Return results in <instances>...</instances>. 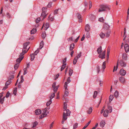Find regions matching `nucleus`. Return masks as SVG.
I'll use <instances>...</instances> for the list:
<instances>
[{
	"instance_id": "de8ad7c7",
	"label": "nucleus",
	"mask_w": 129,
	"mask_h": 129,
	"mask_svg": "<svg viewBox=\"0 0 129 129\" xmlns=\"http://www.w3.org/2000/svg\"><path fill=\"white\" fill-rule=\"evenodd\" d=\"M55 92L53 93L50 96V99L52 100V99L55 96Z\"/></svg>"
},
{
	"instance_id": "8fccbe9b",
	"label": "nucleus",
	"mask_w": 129,
	"mask_h": 129,
	"mask_svg": "<svg viewBox=\"0 0 129 129\" xmlns=\"http://www.w3.org/2000/svg\"><path fill=\"white\" fill-rule=\"evenodd\" d=\"M19 63H17L14 66V69L15 70H16L18 68V67L19 66Z\"/></svg>"
},
{
	"instance_id": "bb28decb",
	"label": "nucleus",
	"mask_w": 129,
	"mask_h": 129,
	"mask_svg": "<svg viewBox=\"0 0 129 129\" xmlns=\"http://www.w3.org/2000/svg\"><path fill=\"white\" fill-rule=\"evenodd\" d=\"M100 36L101 38H103L105 36V34L101 32L100 34Z\"/></svg>"
},
{
	"instance_id": "7c9ffc66",
	"label": "nucleus",
	"mask_w": 129,
	"mask_h": 129,
	"mask_svg": "<svg viewBox=\"0 0 129 129\" xmlns=\"http://www.w3.org/2000/svg\"><path fill=\"white\" fill-rule=\"evenodd\" d=\"M52 103L51 100L50 99L49 101H48L46 103V105L47 106H49L50 104Z\"/></svg>"
},
{
	"instance_id": "5701e85b",
	"label": "nucleus",
	"mask_w": 129,
	"mask_h": 129,
	"mask_svg": "<svg viewBox=\"0 0 129 129\" xmlns=\"http://www.w3.org/2000/svg\"><path fill=\"white\" fill-rule=\"evenodd\" d=\"M36 28H33L31 30L30 33L31 34H35L36 32Z\"/></svg>"
},
{
	"instance_id": "2eb2a0df",
	"label": "nucleus",
	"mask_w": 129,
	"mask_h": 129,
	"mask_svg": "<svg viewBox=\"0 0 129 129\" xmlns=\"http://www.w3.org/2000/svg\"><path fill=\"white\" fill-rule=\"evenodd\" d=\"M111 31L110 30H107V33H106L105 36L108 38L109 37Z\"/></svg>"
},
{
	"instance_id": "393cba45",
	"label": "nucleus",
	"mask_w": 129,
	"mask_h": 129,
	"mask_svg": "<svg viewBox=\"0 0 129 129\" xmlns=\"http://www.w3.org/2000/svg\"><path fill=\"white\" fill-rule=\"evenodd\" d=\"M127 57V54L126 53H124L122 54V58L123 59L126 60Z\"/></svg>"
},
{
	"instance_id": "4468645a",
	"label": "nucleus",
	"mask_w": 129,
	"mask_h": 129,
	"mask_svg": "<svg viewBox=\"0 0 129 129\" xmlns=\"http://www.w3.org/2000/svg\"><path fill=\"white\" fill-rule=\"evenodd\" d=\"M108 113L109 112H108V110H105L104 111V116L105 117H107Z\"/></svg>"
},
{
	"instance_id": "79ce46f5",
	"label": "nucleus",
	"mask_w": 129,
	"mask_h": 129,
	"mask_svg": "<svg viewBox=\"0 0 129 129\" xmlns=\"http://www.w3.org/2000/svg\"><path fill=\"white\" fill-rule=\"evenodd\" d=\"M17 88L15 87L13 90V93L15 95H16L17 91Z\"/></svg>"
},
{
	"instance_id": "ea45409f",
	"label": "nucleus",
	"mask_w": 129,
	"mask_h": 129,
	"mask_svg": "<svg viewBox=\"0 0 129 129\" xmlns=\"http://www.w3.org/2000/svg\"><path fill=\"white\" fill-rule=\"evenodd\" d=\"M106 61H105L103 62V63L102 68L104 70L106 68Z\"/></svg>"
},
{
	"instance_id": "a18cd8bd",
	"label": "nucleus",
	"mask_w": 129,
	"mask_h": 129,
	"mask_svg": "<svg viewBox=\"0 0 129 129\" xmlns=\"http://www.w3.org/2000/svg\"><path fill=\"white\" fill-rule=\"evenodd\" d=\"M99 21L101 22H104V19L103 17H101L99 18Z\"/></svg>"
},
{
	"instance_id": "052dcab7",
	"label": "nucleus",
	"mask_w": 129,
	"mask_h": 129,
	"mask_svg": "<svg viewBox=\"0 0 129 129\" xmlns=\"http://www.w3.org/2000/svg\"><path fill=\"white\" fill-rule=\"evenodd\" d=\"M40 20V18H37L36 20V23H38Z\"/></svg>"
},
{
	"instance_id": "ddd939ff",
	"label": "nucleus",
	"mask_w": 129,
	"mask_h": 129,
	"mask_svg": "<svg viewBox=\"0 0 129 129\" xmlns=\"http://www.w3.org/2000/svg\"><path fill=\"white\" fill-rule=\"evenodd\" d=\"M105 124V121L102 120L100 123V126L103 127H104Z\"/></svg>"
},
{
	"instance_id": "4be33fe9",
	"label": "nucleus",
	"mask_w": 129,
	"mask_h": 129,
	"mask_svg": "<svg viewBox=\"0 0 129 129\" xmlns=\"http://www.w3.org/2000/svg\"><path fill=\"white\" fill-rule=\"evenodd\" d=\"M101 46H100L98 48L97 50V51L98 54H100L102 51Z\"/></svg>"
},
{
	"instance_id": "6e6552de",
	"label": "nucleus",
	"mask_w": 129,
	"mask_h": 129,
	"mask_svg": "<svg viewBox=\"0 0 129 129\" xmlns=\"http://www.w3.org/2000/svg\"><path fill=\"white\" fill-rule=\"evenodd\" d=\"M105 51H104L103 52L102 54H100L99 55V58H101L102 59L104 58H105Z\"/></svg>"
},
{
	"instance_id": "1a4fd4ad",
	"label": "nucleus",
	"mask_w": 129,
	"mask_h": 129,
	"mask_svg": "<svg viewBox=\"0 0 129 129\" xmlns=\"http://www.w3.org/2000/svg\"><path fill=\"white\" fill-rule=\"evenodd\" d=\"M124 48L125 51L126 52H128L129 51V47L127 44H126L124 46Z\"/></svg>"
},
{
	"instance_id": "f257e3e1",
	"label": "nucleus",
	"mask_w": 129,
	"mask_h": 129,
	"mask_svg": "<svg viewBox=\"0 0 129 129\" xmlns=\"http://www.w3.org/2000/svg\"><path fill=\"white\" fill-rule=\"evenodd\" d=\"M29 44V42H27L24 44L23 48L22 50V53L20 54V55H23L26 53L29 49L30 47L27 49V46Z\"/></svg>"
},
{
	"instance_id": "58836bf2",
	"label": "nucleus",
	"mask_w": 129,
	"mask_h": 129,
	"mask_svg": "<svg viewBox=\"0 0 129 129\" xmlns=\"http://www.w3.org/2000/svg\"><path fill=\"white\" fill-rule=\"evenodd\" d=\"M74 44H72L70 47V50L71 51L74 48Z\"/></svg>"
},
{
	"instance_id": "dca6fc26",
	"label": "nucleus",
	"mask_w": 129,
	"mask_h": 129,
	"mask_svg": "<svg viewBox=\"0 0 129 129\" xmlns=\"http://www.w3.org/2000/svg\"><path fill=\"white\" fill-rule=\"evenodd\" d=\"M85 30L86 31H89L90 30V26L88 24L86 25Z\"/></svg>"
},
{
	"instance_id": "13d9d810",
	"label": "nucleus",
	"mask_w": 129,
	"mask_h": 129,
	"mask_svg": "<svg viewBox=\"0 0 129 129\" xmlns=\"http://www.w3.org/2000/svg\"><path fill=\"white\" fill-rule=\"evenodd\" d=\"M39 50L38 49L35 51V52L34 53V54L35 55H36L37 54L39 53Z\"/></svg>"
},
{
	"instance_id": "37998d69",
	"label": "nucleus",
	"mask_w": 129,
	"mask_h": 129,
	"mask_svg": "<svg viewBox=\"0 0 129 129\" xmlns=\"http://www.w3.org/2000/svg\"><path fill=\"white\" fill-rule=\"evenodd\" d=\"M38 124V122L37 121H35L33 123V127H34L36 126Z\"/></svg>"
},
{
	"instance_id": "4d7b16f0",
	"label": "nucleus",
	"mask_w": 129,
	"mask_h": 129,
	"mask_svg": "<svg viewBox=\"0 0 129 129\" xmlns=\"http://www.w3.org/2000/svg\"><path fill=\"white\" fill-rule=\"evenodd\" d=\"M52 3L50 2L47 5V7L48 8H50V7L52 6Z\"/></svg>"
},
{
	"instance_id": "b1692460",
	"label": "nucleus",
	"mask_w": 129,
	"mask_h": 129,
	"mask_svg": "<svg viewBox=\"0 0 129 129\" xmlns=\"http://www.w3.org/2000/svg\"><path fill=\"white\" fill-rule=\"evenodd\" d=\"M47 14L45 15V13H44L43 12L42 13L41 15V17H43V19H44L46 16Z\"/></svg>"
},
{
	"instance_id": "a19ab883",
	"label": "nucleus",
	"mask_w": 129,
	"mask_h": 129,
	"mask_svg": "<svg viewBox=\"0 0 129 129\" xmlns=\"http://www.w3.org/2000/svg\"><path fill=\"white\" fill-rule=\"evenodd\" d=\"M106 61H105L103 62V63L102 68L104 70L106 68Z\"/></svg>"
},
{
	"instance_id": "aec40b11",
	"label": "nucleus",
	"mask_w": 129,
	"mask_h": 129,
	"mask_svg": "<svg viewBox=\"0 0 129 129\" xmlns=\"http://www.w3.org/2000/svg\"><path fill=\"white\" fill-rule=\"evenodd\" d=\"M67 116L68 115L66 114V113L64 112L63 115V119H64L65 120H66L67 118Z\"/></svg>"
},
{
	"instance_id": "473e14b6",
	"label": "nucleus",
	"mask_w": 129,
	"mask_h": 129,
	"mask_svg": "<svg viewBox=\"0 0 129 129\" xmlns=\"http://www.w3.org/2000/svg\"><path fill=\"white\" fill-rule=\"evenodd\" d=\"M14 78V75H11L10 76L9 78V80L8 81H10L13 79Z\"/></svg>"
},
{
	"instance_id": "f8f14e48",
	"label": "nucleus",
	"mask_w": 129,
	"mask_h": 129,
	"mask_svg": "<svg viewBox=\"0 0 129 129\" xmlns=\"http://www.w3.org/2000/svg\"><path fill=\"white\" fill-rule=\"evenodd\" d=\"M23 58V57L22 56H21L20 57L17 59V62H18V63H19Z\"/></svg>"
},
{
	"instance_id": "774afa93",
	"label": "nucleus",
	"mask_w": 129,
	"mask_h": 129,
	"mask_svg": "<svg viewBox=\"0 0 129 129\" xmlns=\"http://www.w3.org/2000/svg\"><path fill=\"white\" fill-rule=\"evenodd\" d=\"M59 76V74H57L54 77V80H56L58 78Z\"/></svg>"
},
{
	"instance_id": "39448f33",
	"label": "nucleus",
	"mask_w": 129,
	"mask_h": 129,
	"mask_svg": "<svg viewBox=\"0 0 129 129\" xmlns=\"http://www.w3.org/2000/svg\"><path fill=\"white\" fill-rule=\"evenodd\" d=\"M119 64L122 67H125L126 66V63L122 60H120L119 62Z\"/></svg>"
},
{
	"instance_id": "c03bdc74",
	"label": "nucleus",
	"mask_w": 129,
	"mask_h": 129,
	"mask_svg": "<svg viewBox=\"0 0 129 129\" xmlns=\"http://www.w3.org/2000/svg\"><path fill=\"white\" fill-rule=\"evenodd\" d=\"M64 110H67V105L66 103L65 102L64 103Z\"/></svg>"
},
{
	"instance_id": "9d476101",
	"label": "nucleus",
	"mask_w": 129,
	"mask_h": 129,
	"mask_svg": "<svg viewBox=\"0 0 129 129\" xmlns=\"http://www.w3.org/2000/svg\"><path fill=\"white\" fill-rule=\"evenodd\" d=\"M41 113V110L40 109H37L35 111V113L36 115H39Z\"/></svg>"
},
{
	"instance_id": "f03ea898",
	"label": "nucleus",
	"mask_w": 129,
	"mask_h": 129,
	"mask_svg": "<svg viewBox=\"0 0 129 129\" xmlns=\"http://www.w3.org/2000/svg\"><path fill=\"white\" fill-rule=\"evenodd\" d=\"M110 9V7L107 5H102L100 6V8L99 9V12L106 11L107 10H109Z\"/></svg>"
},
{
	"instance_id": "423d86ee",
	"label": "nucleus",
	"mask_w": 129,
	"mask_h": 129,
	"mask_svg": "<svg viewBox=\"0 0 129 129\" xmlns=\"http://www.w3.org/2000/svg\"><path fill=\"white\" fill-rule=\"evenodd\" d=\"M120 74L122 76H124L126 74L125 71L123 69H121L119 71Z\"/></svg>"
},
{
	"instance_id": "412c9836",
	"label": "nucleus",
	"mask_w": 129,
	"mask_h": 129,
	"mask_svg": "<svg viewBox=\"0 0 129 129\" xmlns=\"http://www.w3.org/2000/svg\"><path fill=\"white\" fill-rule=\"evenodd\" d=\"M103 83V81H96V84H99L100 86H101L102 85Z\"/></svg>"
},
{
	"instance_id": "09e8293b",
	"label": "nucleus",
	"mask_w": 129,
	"mask_h": 129,
	"mask_svg": "<svg viewBox=\"0 0 129 129\" xmlns=\"http://www.w3.org/2000/svg\"><path fill=\"white\" fill-rule=\"evenodd\" d=\"M66 64H63L62 65L61 70V71H62V70H63L66 67Z\"/></svg>"
},
{
	"instance_id": "a878e982",
	"label": "nucleus",
	"mask_w": 129,
	"mask_h": 129,
	"mask_svg": "<svg viewBox=\"0 0 129 129\" xmlns=\"http://www.w3.org/2000/svg\"><path fill=\"white\" fill-rule=\"evenodd\" d=\"M108 112H109V113H111L112 111V108L111 106H109L108 107Z\"/></svg>"
},
{
	"instance_id": "0eeeda50",
	"label": "nucleus",
	"mask_w": 129,
	"mask_h": 129,
	"mask_svg": "<svg viewBox=\"0 0 129 129\" xmlns=\"http://www.w3.org/2000/svg\"><path fill=\"white\" fill-rule=\"evenodd\" d=\"M110 26L106 23H105L103 25V28L104 30H108Z\"/></svg>"
},
{
	"instance_id": "c756f323",
	"label": "nucleus",
	"mask_w": 129,
	"mask_h": 129,
	"mask_svg": "<svg viewBox=\"0 0 129 129\" xmlns=\"http://www.w3.org/2000/svg\"><path fill=\"white\" fill-rule=\"evenodd\" d=\"M44 45V43L43 41H42L40 43V46L39 47V49H41L43 47Z\"/></svg>"
},
{
	"instance_id": "338daca9",
	"label": "nucleus",
	"mask_w": 129,
	"mask_h": 129,
	"mask_svg": "<svg viewBox=\"0 0 129 129\" xmlns=\"http://www.w3.org/2000/svg\"><path fill=\"white\" fill-rule=\"evenodd\" d=\"M125 79L123 77H120L119 78V80L120 81H125Z\"/></svg>"
},
{
	"instance_id": "e2e57ef3",
	"label": "nucleus",
	"mask_w": 129,
	"mask_h": 129,
	"mask_svg": "<svg viewBox=\"0 0 129 129\" xmlns=\"http://www.w3.org/2000/svg\"><path fill=\"white\" fill-rule=\"evenodd\" d=\"M23 70L24 71L23 74L24 75H25L27 73V68H25Z\"/></svg>"
},
{
	"instance_id": "0e129e2a",
	"label": "nucleus",
	"mask_w": 129,
	"mask_h": 129,
	"mask_svg": "<svg viewBox=\"0 0 129 129\" xmlns=\"http://www.w3.org/2000/svg\"><path fill=\"white\" fill-rule=\"evenodd\" d=\"M10 94V93L9 92V91H8L7 92V93H6V98H8L9 97V95Z\"/></svg>"
},
{
	"instance_id": "f704fd0d",
	"label": "nucleus",
	"mask_w": 129,
	"mask_h": 129,
	"mask_svg": "<svg viewBox=\"0 0 129 129\" xmlns=\"http://www.w3.org/2000/svg\"><path fill=\"white\" fill-rule=\"evenodd\" d=\"M77 60H78V59L77 57H75V58L74 59V60L73 61V64H76V63L77 61Z\"/></svg>"
},
{
	"instance_id": "6ab92c4d",
	"label": "nucleus",
	"mask_w": 129,
	"mask_h": 129,
	"mask_svg": "<svg viewBox=\"0 0 129 129\" xmlns=\"http://www.w3.org/2000/svg\"><path fill=\"white\" fill-rule=\"evenodd\" d=\"M92 107H90L87 111V113L88 114H90L92 112Z\"/></svg>"
},
{
	"instance_id": "69168bd1",
	"label": "nucleus",
	"mask_w": 129,
	"mask_h": 129,
	"mask_svg": "<svg viewBox=\"0 0 129 129\" xmlns=\"http://www.w3.org/2000/svg\"><path fill=\"white\" fill-rule=\"evenodd\" d=\"M10 84V81H7L5 85L8 86Z\"/></svg>"
},
{
	"instance_id": "2f4dec72",
	"label": "nucleus",
	"mask_w": 129,
	"mask_h": 129,
	"mask_svg": "<svg viewBox=\"0 0 129 129\" xmlns=\"http://www.w3.org/2000/svg\"><path fill=\"white\" fill-rule=\"evenodd\" d=\"M66 110V114L68 116H69L71 113L70 111L68 109H67Z\"/></svg>"
},
{
	"instance_id": "49530a36",
	"label": "nucleus",
	"mask_w": 129,
	"mask_h": 129,
	"mask_svg": "<svg viewBox=\"0 0 129 129\" xmlns=\"http://www.w3.org/2000/svg\"><path fill=\"white\" fill-rule=\"evenodd\" d=\"M87 33L86 34V37L87 38H89L90 37V33L89 31H86Z\"/></svg>"
},
{
	"instance_id": "6e6d98bb",
	"label": "nucleus",
	"mask_w": 129,
	"mask_h": 129,
	"mask_svg": "<svg viewBox=\"0 0 129 129\" xmlns=\"http://www.w3.org/2000/svg\"><path fill=\"white\" fill-rule=\"evenodd\" d=\"M51 14H50L48 18L51 21H53L54 19V17H51L50 18V16H51Z\"/></svg>"
},
{
	"instance_id": "680f3d73",
	"label": "nucleus",
	"mask_w": 129,
	"mask_h": 129,
	"mask_svg": "<svg viewBox=\"0 0 129 129\" xmlns=\"http://www.w3.org/2000/svg\"><path fill=\"white\" fill-rule=\"evenodd\" d=\"M81 52H80L77 55V56L75 57H77L78 59V58H79L81 56Z\"/></svg>"
},
{
	"instance_id": "e433bc0d",
	"label": "nucleus",
	"mask_w": 129,
	"mask_h": 129,
	"mask_svg": "<svg viewBox=\"0 0 129 129\" xmlns=\"http://www.w3.org/2000/svg\"><path fill=\"white\" fill-rule=\"evenodd\" d=\"M114 98L113 96V95H110L109 97V101L110 102H111L113 99Z\"/></svg>"
},
{
	"instance_id": "4c0bfd02",
	"label": "nucleus",
	"mask_w": 129,
	"mask_h": 129,
	"mask_svg": "<svg viewBox=\"0 0 129 129\" xmlns=\"http://www.w3.org/2000/svg\"><path fill=\"white\" fill-rule=\"evenodd\" d=\"M98 94V92L96 91H95L94 92V94L93 95V97L94 98H95L96 96Z\"/></svg>"
},
{
	"instance_id": "cd10ccee",
	"label": "nucleus",
	"mask_w": 129,
	"mask_h": 129,
	"mask_svg": "<svg viewBox=\"0 0 129 129\" xmlns=\"http://www.w3.org/2000/svg\"><path fill=\"white\" fill-rule=\"evenodd\" d=\"M119 93L117 91H116L114 93V96L116 98H117L118 96Z\"/></svg>"
},
{
	"instance_id": "f3484780",
	"label": "nucleus",
	"mask_w": 129,
	"mask_h": 129,
	"mask_svg": "<svg viewBox=\"0 0 129 129\" xmlns=\"http://www.w3.org/2000/svg\"><path fill=\"white\" fill-rule=\"evenodd\" d=\"M69 90L68 89H65L64 95L65 96H68L69 95Z\"/></svg>"
},
{
	"instance_id": "3c124183",
	"label": "nucleus",
	"mask_w": 129,
	"mask_h": 129,
	"mask_svg": "<svg viewBox=\"0 0 129 129\" xmlns=\"http://www.w3.org/2000/svg\"><path fill=\"white\" fill-rule=\"evenodd\" d=\"M46 36V34L45 32H43L42 34V37L43 38H44Z\"/></svg>"
},
{
	"instance_id": "a211bd4d",
	"label": "nucleus",
	"mask_w": 129,
	"mask_h": 129,
	"mask_svg": "<svg viewBox=\"0 0 129 129\" xmlns=\"http://www.w3.org/2000/svg\"><path fill=\"white\" fill-rule=\"evenodd\" d=\"M70 81H67L65 82L64 83V87L65 88V89H67V84H68Z\"/></svg>"
},
{
	"instance_id": "7ed1b4c3",
	"label": "nucleus",
	"mask_w": 129,
	"mask_h": 129,
	"mask_svg": "<svg viewBox=\"0 0 129 129\" xmlns=\"http://www.w3.org/2000/svg\"><path fill=\"white\" fill-rule=\"evenodd\" d=\"M48 113V112L47 110V108H46L44 109L43 110V114L41 115L40 116V119H42L44 117L46 116Z\"/></svg>"
},
{
	"instance_id": "9b49d317",
	"label": "nucleus",
	"mask_w": 129,
	"mask_h": 129,
	"mask_svg": "<svg viewBox=\"0 0 129 129\" xmlns=\"http://www.w3.org/2000/svg\"><path fill=\"white\" fill-rule=\"evenodd\" d=\"M77 15L78 18L79 19V22H82V18L81 16L79 13H78Z\"/></svg>"
},
{
	"instance_id": "bf43d9fd",
	"label": "nucleus",
	"mask_w": 129,
	"mask_h": 129,
	"mask_svg": "<svg viewBox=\"0 0 129 129\" xmlns=\"http://www.w3.org/2000/svg\"><path fill=\"white\" fill-rule=\"evenodd\" d=\"M23 81H20V82H19V84L18 85V87L19 88H20L21 87V83L23 82Z\"/></svg>"
},
{
	"instance_id": "864d4df0",
	"label": "nucleus",
	"mask_w": 129,
	"mask_h": 129,
	"mask_svg": "<svg viewBox=\"0 0 129 129\" xmlns=\"http://www.w3.org/2000/svg\"><path fill=\"white\" fill-rule=\"evenodd\" d=\"M78 125V124L77 123H75L73 125V129H75L76 128Z\"/></svg>"
},
{
	"instance_id": "c9c22d12",
	"label": "nucleus",
	"mask_w": 129,
	"mask_h": 129,
	"mask_svg": "<svg viewBox=\"0 0 129 129\" xmlns=\"http://www.w3.org/2000/svg\"><path fill=\"white\" fill-rule=\"evenodd\" d=\"M35 55L33 54H32L30 55L31 60V61H33L35 57Z\"/></svg>"
},
{
	"instance_id": "20e7f679",
	"label": "nucleus",
	"mask_w": 129,
	"mask_h": 129,
	"mask_svg": "<svg viewBox=\"0 0 129 129\" xmlns=\"http://www.w3.org/2000/svg\"><path fill=\"white\" fill-rule=\"evenodd\" d=\"M56 82H54L52 85V87L53 88V91L54 92H56L59 87V85L56 86Z\"/></svg>"
},
{
	"instance_id": "c85d7f7f",
	"label": "nucleus",
	"mask_w": 129,
	"mask_h": 129,
	"mask_svg": "<svg viewBox=\"0 0 129 129\" xmlns=\"http://www.w3.org/2000/svg\"><path fill=\"white\" fill-rule=\"evenodd\" d=\"M110 51V49L108 48L107 49V58H109V53Z\"/></svg>"
},
{
	"instance_id": "603ef678",
	"label": "nucleus",
	"mask_w": 129,
	"mask_h": 129,
	"mask_svg": "<svg viewBox=\"0 0 129 129\" xmlns=\"http://www.w3.org/2000/svg\"><path fill=\"white\" fill-rule=\"evenodd\" d=\"M49 26V24L48 23H46L45 27L46 28V29H47Z\"/></svg>"
},
{
	"instance_id": "72a5a7b5",
	"label": "nucleus",
	"mask_w": 129,
	"mask_h": 129,
	"mask_svg": "<svg viewBox=\"0 0 129 129\" xmlns=\"http://www.w3.org/2000/svg\"><path fill=\"white\" fill-rule=\"evenodd\" d=\"M47 9V8L46 7H43L42 8V10L43 12L45 13V15L46 14H47L46 13V10Z\"/></svg>"
},
{
	"instance_id": "5fc2aeb1",
	"label": "nucleus",
	"mask_w": 129,
	"mask_h": 129,
	"mask_svg": "<svg viewBox=\"0 0 129 129\" xmlns=\"http://www.w3.org/2000/svg\"><path fill=\"white\" fill-rule=\"evenodd\" d=\"M73 71L71 69L70 70L69 72V76H71V75H72V73H73Z\"/></svg>"
}]
</instances>
